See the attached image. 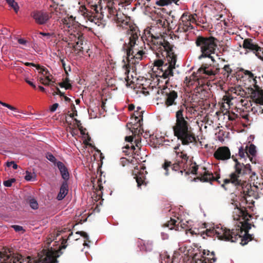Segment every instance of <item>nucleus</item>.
I'll return each mask as SVG.
<instances>
[{
  "label": "nucleus",
  "instance_id": "nucleus-19",
  "mask_svg": "<svg viewBox=\"0 0 263 263\" xmlns=\"http://www.w3.org/2000/svg\"><path fill=\"white\" fill-rule=\"evenodd\" d=\"M198 178H199L200 181L203 182L216 181L219 184L220 183V181L219 180V179L220 178L219 174H217L216 176L215 177L213 173H210L208 171H205L204 174Z\"/></svg>",
  "mask_w": 263,
  "mask_h": 263
},
{
  "label": "nucleus",
  "instance_id": "nucleus-47",
  "mask_svg": "<svg viewBox=\"0 0 263 263\" xmlns=\"http://www.w3.org/2000/svg\"><path fill=\"white\" fill-rule=\"evenodd\" d=\"M0 104H1L3 106L7 107L8 108L10 109L11 110H13V111L17 110V109L16 108L10 105V104H7V103L0 101Z\"/></svg>",
  "mask_w": 263,
  "mask_h": 263
},
{
  "label": "nucleus",
  "instance_id": "nucleus-12",
  "mask_svg": "<svg viewBox=\"0 0 263 263\" xmlns=\"http://www.w3.org/2000/svg\"><path fill=\"white\" fill-rule=\"evenodd\" d=\"M162 167L165 171V174L168 175V168L171 167L172 170L174 171H180L181 175L183 173L186 171L187 168V166H185V164H182V161H180V160L176 159V161L172 164V162L167 160H164V162L162 165Z\"/></svg>",
  "mask_w": 263,
  "mask_h": 263
},
{
  "label": "nucleus",
  "instance_id": "nucleus-55",
  "mask_svg": "<svg viewBox=\"0 0 263 263\" xmlns=\"http://www.w3.org/2000/svg\"><path fill=\"white\" fill-rule=\"evenodd\" d=\"M223 100L226 101V102L228 104H230V102L232 100V98L230 97V96L226 95L223 97Z\"/></svg>",
  "mask_w": 263,
  "mask_h": 263
},
{
  "label": "nucleus",
  "instance_id": "nucleus-28",
  "mask_svg": "<svg viewBox=\"0 0 263 263\" xmlns=\"http://www.w3.org/2000/svg\"><path fill=\"white\" fill-rule=\"evenodd\" d=\"M235 230H238V236H239V237H238L237 239L236 240V241L239 239V238H240L241 239V242H240V244L242 245V246H245L246 245H247L248 243V242L249 241H251L252 240V236L248 234V232H246V234L245 235H244L243 237H241V235H240V233H242V230L241 228H238V229H236Z\"/></svg>",
  "mask_w": 263,
  "mask_h": 263
},
{
  "label": "nucleus",
  "instance_id": "nucleus-36",
  "mask_svg": "<svg viewBox=\"0 0 263 263\" xmlns=\"http://www.w3.org/2000/svg\"><path fill=\"white\" fill-rule=\"evenodd\" d=\"M143 111L136 110L134 114L135 116V121L137 122L136 123L140 124L141 121L143 120Z\"/></svg>",
  "mask_w": 263,
  "mask_h": 263
},
{
  "label": "nucleus",
  "instance_id": "nucleus-56",
  "mask_svg": "<svg viewBox=\"0 0 263 263\" xmlns=\"http://www.w3.org/2000/svg\"><path fill=\"white\" fill-rule=\"evenodd\" d=\"M58 106H59V104L58 103H54V104H53L50 107V111L51 112H53V111H55V110L58 107Z\"/></svg>",
  "mask_w": 263,
  "mask_h": 263
},
{
  "label": "nucleus",
  "instance_id": "nucleus-18",
  "mask_svg": "<svg viewBox=\"0 0 263 263\" xmlns=\"http://www.w3.org/2000/svg\"><path fill=\"white\" fill-rule=\"evenodd\" d=\"M250 97L253 101L260 105H263V89L261 87H257V89H252L250 92Z\"/></svg>",
  "mask_w": 263,
  "mask_h": 263
},
{
  "label": "nucleus",
  "instance_id": "nucleus-11",
  "mask_svg": "<svg viewBox=\"0 0 263 263\" xmlns=\"http://www.w3.org/2000/svg\"><path fill=\"white\" fill-rule=\"evenodd\" d=\"M144 54L145 52L141 50L139 51H137L130 59H125L122 60L123 64L122 65V68L124 70L125 74L127 76V78H128V74L130 71V69L134 68L133 65L138 64L139 61L142 59Z\"/></svg>",
  "mask_w": 263,
  "mask_h": 263
},
{
  "label": "nucleus",
  "instance_id": "nucleus-1",
  "mask_svg": "<svg viewBox=\"0 0 263 263\" xmlns=\"http://www.w3.org/2000/svg\"><path fill=\"white\" fill-rule=\"evenodd\" d=\"M148 33L153 44V48L156 51V56L158 58L155 61L154 65L159 68L161 67L159 77L167 79L173 76V69L175 68L177 61V55L173 49V45L161 34L154 35L151 32Z\"/></svg>",
  "mask_w": 263,
  "mask_h": 263
},
{
  "label": "nucleus",
  "instance_id": "nucleus-20",
  "mask_svg": "<svg viewBox=\"0 0 263 263\" xmlns=\"http://www.w3.org/2000/svg\"><path fill=\"white\" fill-rule=\"evenodd\" d=\"M180 146V145L178 144L174 147L177 156L176 159L180 160V161H182V164H185V166H187L189 157L183 151H178L179 150Z\"/></svg>",
  "mask_w": 263,
  "mask_h": 263
},
{
  "label": "nucleus",
  "instance_id": "nucleus-33",
  "mask_svg": "<svg viewBox=\"0 0 263 263\" xmlns=\"http://www.w3.org/2000/svg\"><path fill=\"white\" fill-rule=\"evenodd\" d=\"M232 91L236 94L237 96H240L241 97H245V96L247 95V92L246 91L243 90L242 88L240 86L235 87V88H233Z\"/></svg>",
  "mask_w": 263,
  "mask_h": 263
},
{
  "label": "nucleus",
  "instance_id": "nucleus-2",
  "mask_svg": "<svg viewBox=\"0 0 263 263\" xmlns=\"http://www.w3.org/2000/svg\"><path fill=\"white\" fill-rule=\"evenodd\" d=\"M66 242L67 239L62 237L60 250H53L52 248L48 250H43L38 254L39 258L33 260L30 256L24 258L22 255L18 253L7 255L0 252V263H58L57 258L59 256L58 254L59 251L66 248Z\"/></svg>",
  "mask_w": 263,
  "mask_h": 263
},
{
  "label": "nucleus",
  "instance_id": "nucleus-45",
  "mask_svg": "<svg viewBox=\"0 0 263 263\" xmlns=\"http://www.w3.org/2000/svg\"><path fill=\"white\" fill-rule=\"evenodd\" d=\"M239 156L241 158L245 157V155H247V151L246 148H244L243 146H241L239 148Z\"/></svg>",
  "mask_w": 263,
  "mask_h": 263
},
{
  "label": "nucleus",
  "instance_id": "nucleus-52",
  "mask_svg": "<svg viewBox=\"0 0 263 263\" xmlns=\"http://www.w3.org/2000/svg\"><path fill=\"white\" fill-rule=\"evenodd\" d=\"M7 166L8 167H10V166H12L14 170L17 169L18 167V165L16 163H15L14 161L7 162Z\"/></svg>",
  "mask_w": 263,
  "mask_h": 263
},
{
  "label": "nucleus",
  "instance_id": "nucleus-46",
  "mask_svg": "<svg viewBox=\"0 0 263 263\" xmlns=\"http://www.w3.org/2000/svg\"><path fill=\"white\" fill-rule=\"evenodd\" d=\"M15 181V179L14 178L7 180L4 181V185L7 187H10L12 185V183Z\"/></svg>",
  "mask_w": 263,
  "mask_h": 263
},
{
  "label": "nucleus",
  "instance_id": "nucleus-6",
  "mask_svg": "<svg viewBox=\"0 0 263 263\" xmlns=\"http://www.w3.org/2000/svg\"><path fill=\"white\" fill-rule=\"evenodd\" d=\"M169 83V79L165 81V86L157 91L156 100L160 103H164V106L167 108L172 107H177L179 109L181 103L185 101L182 100L180 103L178 102V93L175 90L168 88L167 85Z\"/></svg>",
  "mask_w": 263,
  "mask_h": 263
},
{
  "label": "nucleus",
  "instance_id": "nucleus-8",
  "mask_svg": "<svg viewBox=\"0 0 263 263\" xmlns=\"http://www.w3.org/2000/svg\"><path fill=\"white\" fill-rule=\"evenodd\" d=\"M238 231V230H230L226 228L217 227L206 229L205 233L208 236L216 235L220 240L235 242L238 237H239Z\"/></svg>",
  "mask_w": 263,
  "mask_h": 263
},
{
  "label": "nucleus",
  "instance_id": "nucleus-44",
  "mask_svg": "<svg viewBox=\"0 0 263 263\" xmlns=\"http://www.w3.org/2000/svg\"><path fill=\"white\" fill-rule=\"evenodd\" d=\"M59 85L62 88H65L66 89H71L72 88L71 84H66L64 81L59 83Z\"/></svg>",
  "mask_w": 263,
  "mask_h": 263
},
{
  "label": "nucleus",
  "instance_id": "nucleus-32",
  "mask_svg": "<svg viewBox=\"0 0 263 263\" xmlns=\"http://www.w3.org/2000/svg\"><path fill=\"white\" fill-rule=\"evenodd\" d=\"M240 71L243 72L245 76H248V79L252 81L254 78H258L260 80V77L258 76L256 73H253L252 71L241 69Z\"/></svg>",
  "mask_w": 263,
  "mask_h": 263
},
{
  "label": "nucleus",
  "instance_id": "nucleus-41",
  "mask_svg": "<svg viewBox=\"0 0 263 263\" xmlns=\"http://www.w3.org/2000/svg\"><path fill=\"white\" fill-rule=\"evenodd\" d=\"M46 157L49 161L57 165V162H58L57 159L51 153H47Z\"/></svg>",
  "mask_w": 263,
  "mask_h": 263
},
{
  "label": "nucleus",
  "instance_id": "nucleus-31",
  "mask_svg": "<svg viewBox=\"0 0 263 263\" xmlns=\"http://www.w3.org/2000/svg\"><path fill=\"white\" fill-rule=\"evenodd\" d=\"M249 82L251 83V85L250 87L248 88V89L250 91V92H251L252 89L253 90H255L257 89V87L262 88V86H260L259 85V82H261V80H259L258 78H254L252 81L250 80Z\"/></svg>",
  "mask_w": 263,
  "mask_h": 263
},
{
  "label": "nucleus",
  "instance_id": "nucleus-59",
  "mask_svg": "<svg viewBox=\"0 0 263 263\" xmlns=\"http://www.w3.org/2000/svg\"><path fill=\"white\" fill-rule=\"evenodd\" d=\"M74 121L76 122L77 127L79 128H81V127H82L81 121L80 120H78L76 118L74 119Z\"/></svg>",
  "mask_w": 263,
  "mask_h": 263
},
{
  "label": "nucleus",
  "instance_id": "nucleus-48",
  "mask_svg": "<svg viewBox=\"0 0 263 263\" xmlns=\"http://www.w3.org/2000/svg\"><path fill=\"white\" fill-rule=\"evenodd\" d=\"M55 89L58 90V92H55L53 88H51V90L53 91L52 95L55 96L56 95H60L61 97H64V93L61 91L60 89L58 87H55Z\"/></svg>",
  "mask_w": 263,
  "mask_h": 263
},
{
  "label": "nucleus",
  "instance_id": "nucleus-61",
  "mask_svg": "<svg viewBox=\"0 0 263 263\" xmlns=\"http://www.w3.org/2000/svg\"><path fill=\"white\" fill-rule=\"evenodd\" d=\"M26 83H27L29 85H30L31 86H32L34 89H35L36 88V86L35 85V84L32 83V82H31L29 80H26Z\"/></svg>",
  "mask_w": 263,
  "mask_h": 263
},
{
  "label": "nucleus",
  "instance_id": "nucleus-57",
  "mask_svg": "<svg viewBox=\"0 0 263 263\" xmlns=\"http://www.w3.org/2000/svg\"><path fill=\"white\" fill-rule=\"evenodd\" d=\"M12 227L14 228V230L16 232H18L23 230V227L20 226L14 225Z\"/></svg>",
  "mask_w": 263,
  "mask_h": 263
},
{
  "label": "nucleus",
  "instance_id": "nucleus-30",
  "mask_svg": "<svg viewBox=\"0 0 263 263\" xmlns=\"http://www.w3.org/2000/svg\"><path fill=\"white\" fill-rule=\"evenodd\" d=\"M187 169H188V171L186 170L184 171L186 176L189 175L190 174H197V172L198 169V165H197L195 162L191 163L189 167H187Z\"/></svg>",
  "mask_w": 263,
  "mask_h": 263
},
{
  "label": "nucleus",
  "instance_id": "nucleus-64",
  "mask_svg": "<svg viewBox=\"0 0 263 263\" xmlns=\"http://www.w3.org/2000/svg\"><path fill=\"white\" fill-rule=\"evenodd\" d=\"M125 140L129 142H132L133 140V138L132 136H127L125 137Z\"/></svg>",
  "mask_w": 263,
  "mask_h": 263
},
{
  "label": "nucleus",
  "instance_id": "nucleus-54",
  "mask_svg": "<svg viewBox=\"0 0 263 263\" xmlns=\"http://www.w3.org/2000/svg\"><path fill=\"white\" fill-rule=\"evenodd\" d=\"M131 144L132 145H129V144H127L124 148H126V149H130L131 151H132V152H134V150L135 149V147L132 143H131Z\"/></svg>",
  "mask_w": 263,
  "mask_h": 263
},
{
  "label": "nucleus",
  "instance_id": "nucleus-9",
  "mask_svg": "<svg viewBox=\"0 0 263 263\" xmlns=\"http://www.w3.org/2000/svg\"><path fill=\"white\" fill-rule=\"evenodd\" d=\"M129 34L130 36L129 37V42L127 44H125L123 46V48L126 52V59H128L132 58L131 57L135 54L137 51L140 50L138 48H136V46H138V45L136 44V41L139 37L136 29H131Z\"/></svg>",
  "mask_w": 263,
  "mask_h": 263
},
{
  "label": "nucleus",
  "instance_id": "nucleus-24",
  "mask_svg": "<svg viewBox=\"0 0 263 263\" xmlns=\"http://www.w3.org/2000/svg\"><path fill=\"white\" fill-rule=\"evenodd\" d=\"M237 212H238L239 214L237 216V217H234V219L235 220H239L240 217H242V219L245 221L249 220V218H251L252 215L249 214L246 210L245 207H242L239 208L237 206V205H236Z\"/></svg>",
  "mask_w": 263,
  "mask_h": 263
},
{
  "label": "nucleus",
  "instance_id": "nucleus-42",
  "mask_svg": "<svg viewBox=\"0 0 263 263\" xmlns=\"http://www.w3.org/2000/svg\"><path fill=\"white\" fill-rule=\"evenodd\" d=\"M133 126H132L130 128V130L133 134H134L135 135L137 134H139L140 133V129H139L138 127L141 126V124H139V125H138L137 124H134V125H133Z\"/></svg>",
  "mask_w": 263,
  "mask_h": 263
},
{
  "label": "nucleus",
  "instance_id": "nucleus-58",
  "mask_svg": "<svg viewBox=\"0 0 263 263\" xmlns=\"http://www.w3.org/2000/svg\"><path fill=\"white\" fill-rule=\"evenodd\" d=\"M39 34L44 36H46L47 38H50L52 35V34L50 33H45L43 32H40Z\"/></svg>",
  "mask_w": 263,
  "mask_h": 263
},
{
  "label": "nucleus",
  "instance_id": "nucleus-60",
  "mask_svg": "<svg viewBox=\"0 0 263 263\" xmlns=\"http://www.w3.org/2000/svg\"><path fill=\"white\" fill-rule=\"evenodd\" d=\"M197 15L196 14H194V15H189L190 18H191V23H194L196 22V18L195 17V16H196Z\"/></svg>",
  "mask_w": 263,
  "mask_h": 263
},
{
  "label": "nucleus",
  "instance_id": "nucleus-49",
  "mask_svg": "<svg viewBox=\"0 0 263 263\" xmlns=\"http://www.w3.org/2000/svg\"><path fill=\"white\" fill-rule=\"evenodd\" d=\"M33 178V174L31 173H30L28 171L26 172V176H25V179L27 181H31L32 180Z\"/></svg>",
  "mask_w": 263,
  "mask_h": 263
},
{
  "label": "nucleus",
  "instance_id": "nucleus-3",
  "mask_svg": "<svg viewBox=\"0 0 263 263\" xmlns=\"http://www.w3.org/2000/svg\"><path fill=\"white\" fill-rule=\"evenodd\" d=\"M183 106L185 107L184 102H182L176 112V121L172 127L174 136L181 142L183 145H188L191 143H196L195 134L193 132L189 118L183 116Z\"/></svg>",
  "mask_w": 263,
  "mask_h": 263
},
{
  "label": "nucleus",
  "instance_id": "nucleus-25",
  "mask_svg": "<svg viewBox=\"0 0 263 263\" xmlns=\"http://www.w3.org/2000/svg\"><path fill=\"white\" fill-rule=\"evenodd\" d=\"M68 191V185L67 181H63L60 189V192L57 196V199L58 200H62L67 194Z\"/></svg>",
  "mask_w": 263,
  "mask_h": 263
},
{
  "label": "nucleus",
  "instance_id": "nucleus-16",
  "mask_svg": "<svg viewBox=\"0 0 263 263\" xmlns=\"http://www.w3.org/2000/svg\"><path fill=\"white\" fill-rule=\"evenodd\" d=\"M214 157L219 160H226L230 158L231 152L229 147L221 146L218 147L214 153Z\"/></svg>",
  "mask_w": 263,
  "mask_h": 263
},
{
  "label": "nucleus",
  "instance_id": "nucleus-43",
  "mask_svg": "<svg viewBox=\"0 0 263 263\" xmlns=\"http://www.w3.org/2000/svg\"><path fill=\"white\" fill-rule=\"evenodd\" d=\"M36 68L37 70H40V71L39 72L42 73L43 75H44L45 72H46V73H48V69L46 68H45V67H44V66H41L40 65L37 64L36 67Z\"/></svg>",
  "mask_w": 263,
  "mask_h": 263
},
{
  "label": "nucleus",
  "instance_id": "nucleus-38",
  "mask_svg": "<svg viewBox=\"0 0 263 263\" xmlns=\"http://www.w3.org/2000/svg\"><path fill=\"white\" fill-rule=\"evenodd\" d=\"M7 3L11 7L16 13H17L19 10V6L17 3L14 0H6Z\"/></svg>",
  "mask_w": 263,
  "mask_h": 263
},
{
  "label": "nucleus",
  "instance_id": "nucleus-17",
  "mask_svg": "<svg viewBox=\"0 0 263 263\" xmlns=\"http://www.w3.org/2000/svg\"><path fill=\"white\" fill-rule=\"evenodd\" d=\"M145 169V167L143 166L141 168V170L144 171ZM147 173L146 171H145V173L143 171H138L135 173H133V175L134 176V178L136 179V182L137 183V186L138 187H141L142 185L146 186L147 184V182L146 181L145 174Z\"/></svg>",
  "mask_w": 263,
  "mask_h": 263
},
{
  "label": "nucleus",
  "instance_id": "nucleus-50",
  "mask_svg": "<svg viewBox=\"0 0 263 263\" xmlns=\"http://www.w3.org/2000/svg\"><path fill=\"white\" fill-rule=\"evenodd\" d=\"M71 107H72V110L73 111V112L69 114V116L70 118H73L74 116H77L78 115H77V111L76 109V107H75L74 104H72V105L71 106Z\"/></svg>",
  "mask_w": 263,
  "mask_h": 263
},
{
  "label": "nucleus",
  "instance_id": "nucleus-13",
  "mask_svg": "<svg viewBox=\"0 0 263 263\" xmlns=\"http://www.w3.org/2000/svg\"><path fill=\"white\" fill-rule=\"evenodd\" d=\"M197 256L198 255L196 254L193 257L195 263H213L217 260L215 252L208 250H203L200 258H198Z\"/></svg>",
  "mask_w": 263,
  "mask_h": 263
},
{
  "label": "nucleus",
  "instance_id": "nucleus-63",
  "mask_svg": "<svg viewBox=\"0 0 263 263\" xmlns=\"http://www.w3.org/2000/svg\"><path fill=\"white\" fill-rule=\"evenodd\" d=\"M50 82L55 83V82L52 80H51V81H48L46 80L45 82H43V84L45 86H49L50 84Z\"/></svg>",
  "mask_w": 263,
  "mask_h": 263
},
{
  "label": "nucleus",
  "instance_id": "nucleus-34",
  "mask_svg": "<svg viewBox=\"0 0 263 263\" xmlns=\"http://www.w3.org/2000/svg\"><path fill=\"white\" fill-rule=\"evenodd\" d=\"M233 72V70L232 68L230 67V65H225L222 68V73L224 75L225 77L228 78L229 76H230Z\"/></svg>",
  "mask_w": 263,
  "mask_h": 263
},
{
  "label": "nucleus",
  "instance_id": "nucleus-53",
  "mask_svg": "<svg viewBox=\"0 0 263 263\" xmlns=\"http://www.w3.org/2000/svg\"><path fill=\"white\" fill-rule=\"evenodd\" d=\"M76 234H80L81 236L85 238L86 239H88V235L87 234L83 231H78Z\"/></svg>",
  "mask_w": 263,
  "mask_h": 263
},
{
  "label": "nucleus",
  "instance_id": "nucleus-21",
  "mask_svg": "<svg viewBox=\"0 0 263 263\" xmlns=\"http://www.w3.org/2000/svg\"><path fill=\"white\" fill-rule=\"evenodd\" d=\"M57 166L60 172L62 178L64 180V181H67L69 178V173L67 168L64 164L61 161H58L57 162Z\"/></svg>",
  "mask_w": 263,
  "mask_h": 263
},
{
  "label": "nucleus",
  "instance_id": "nucleus-62",
  "mask_svg": "<svg viewBox=\"0 0 263 263\" xmlns=\"http://www.w3.org/2000/svg\"><path fill=\"white\" fill-rule=\"evenodd\" d=\"M18 42L20 44L25 45L27 43V41L23 39H19L18 40Z\"/></svg>",
  "mask_w": 263,
  "mask_h": 263
},
{
  "label": "nucleus",
  "instance_id": "nucleus-39",
  "mask_svg": "<svg viewBox=\"0 0 263 263\" xmlns=\"http://www.w3.org/2000/svg\"><path fill=\"white\" fill-rule=\"evenodd\" d=\"M28 203L30 207L33 210H36L39 208V204L36 199L34 198H30L28 199Z\"/></svg>",
  "mask_w": 263,
  "mask_h": 263
},
{
  "label": "nucleus",
  "instance_id": "nucleus-5",
  "mask_svg": "<svg viewBox=\"0 0 263 263\" xmlns=\"http://www.w3.org/2000/svg\"><path fill=\"white\" fill-rule=\"evenodd\" d=\"M218 40L212 36H204L199 35L196 37L195 43L197 47L200 49L201 54L198 59L208 58L214 61L213 57L211 55L214 54L217 48Z\"/></svg>",
  "mask_w": 263,
  "mask_h": 263
},
{
  "label": "nucleus",
  "instance_id": "nucleus-51",
  "mask_svg": "<svg viewBox=\"0 0 263 263\" xmlns=\"http://www.w3.org/2000/svg\"><path fill=\"white\" fill-rule=\"evenodd\" d=\"M44 77H45V80L48 81H51L52 79V75L50 73L49 71H48V73H46L45 72V73L43 75Z\"/></svg>",
  "mask_w": 263,
  "mask_h": 263
},
{
  "label": "nucleus",
  "instance_id": "nucleus-7",
  "mask_svg": "<svg viewBox=\"0 0 263 263\" xmlns=\"http://www.w3.org/2000/svg\"><path fill=\"white\" fill-rule=\"evenodd\" d=\"M232 158L235 162L234 165L235 171L230 175L229 179H225L223 180V183L221 184L223 187H225L226 184L232 183L235 185H241V181L239 179L240 177L245 175L249 174L251 172V166L250 164H247L245 165L242 163H240L237 159L232 156Z\"/></svg>",
  "mask_w": 263,
  "mask_h": 263
},
{
  "label": "nucleus",
  "instance_id": "nucleus-10",
  "mask_svg": "<svg viewBox=\"0 0 263 263\" xmlns=\"http://www.w3.org/2000/svg\"><path fill=\"white\" fill-rule=\"evenodd\" d=\"M242 47L246 52L253 53L258 59L263 60V47L259 46L254 40L247 38L243 40Z\"/></svg>",
  "mask_w": 263,
  "mask_h": 263
},
{
  "label": "nucleus",
  "instance_id": "nucleus-35",
  "mask_svg": "<svg viewBox=\"0 0 263 263\" xmlns=\"http://www.w3.org/2000/svg\"><path fill=\"white\" fill-rule=\"evenodd\" d=\"M246 149L247 151V156H249V155H250L252 156H254L256 155V147L254 144H251L249 146H246Z\"/></svg>",
  "mask_w": 263,
  "mask_h": 263
},
{
  "label": "nucleus",
  "instance_id": "nucleus-26",
  "mask_svg": "<svg viewBox=\"0 0 263 263\" xmlns=\"http://www.w3.org/2000/svg\"><path fill=\"white\" fill-rule=\"evenodd\" d=\"M167 226L171 230L175 229L176 231H179L180 227L183 228L182 227L181 221H180L178 218H177V220L171 218V220L167 222Z\"/></svg>",
  "mask_w": 263,
  "mask_h": 263
},
{
  "label": "nucleus",
  "instance_id": "nucleus-22",
  "mask_svg": "<svg viewBox=\"0 0 263 263\" xmlns=\"http://www.w3.org/2000/svg\"><path fill=\"white\" fill-rule=\"evenodd\" d=\"M243 192L246 197H243V199L241 200V202L245 203H248L249 202L250 204L251 203L253 204L254 201L251 200L250 202V200L248 199L249 197L254 195V191L252 190V187L251 185L244 189Z\"/></svg>",
  "mask_w": 263,
  "mask_h": 263
},
{
  "label": "nucleus",
  "instance_id": "nucleus-40",
  "mask_svg": "<svg viewBox=\"0 0 263 263\" xmlns=\"http://www.w3.org/2000/svg\"><path fill=\"white\" fill-rule=\"evenodd\" d=\"M186 26H184L183 24H181L179 22L178 25V27L177 30H176V32H186L189 30H190L189 28H186Z\"/></svg>",
  "mask_w": 263,
  "mask_h": 263
},
{
  "label": "nucleus",
  "instance_id": "nucleus-15",
  "mask_svg": "<svg viewBox=\"0 0 263 263\" xmlns=\"http://www.w3.org/2000/svg\"><path fill=\"white\" fill-rule=\"evenodd\" d=\"M31 16L39 25L46 24L51 17L48 13L39 10L31 12Z\"/></svg>",
  "mask_w": 263,
  "mask_h": 263
},
{
  "label": "nucleus",
  "instance_id": "nucleus-4",
  "mask_svg": "<svg viewBox=\"0 0 263 263\" xmlns=\"http://www.w3.org/2000/svg\"><path fill=\"white\" fill-rule=\"evenodd\" d=\"M62 22L64 25L70 29L69 34L68 36L62 35L59 37V39L67 43L70 47H72L75 51H82L84 42V36L82 31L86 27L76 21L75 17L72 15L64 17L62 19Z\"/></svg>",
  "mask_w": 263,
  "mask_h": 263
},
{
  "label": "nucleus",
  "instance_id": "nucleus-27",
  "mask_svg": "<svg viewBox=\"0 0 263 263\" xmlns=\"http://www.w3.org/2000/svg\"><path fill=\"white\" fill-rule=\"evenodd\" d=\"M91 182L93 185V187L96 190L97 192V194L99 196H101L102 192V190L103 189V186L102 185V181L101 179H99L96 182V179L95 178H91Z\"/></svg>",
  "mask_w": 263,
  "mask_h": 263
},
{
  "label": "nucleus",
  "instance_id": "nucleus-14",
  "mask_svg": "<svg viewBox=\"0 0 263 263\" xmlns=\"http://www.w3.org/2000/svg\"><path fill=\"white\" fill-rule=\"evenodd\" d=\"M185 82L187 86H196V92H199L203 90V87L205 85V83L203 79H199L198 76L195 73H193L189 78L186 77Z\"/></svg>",
  "mask_w": 263,
  "mask_h": 263
},
{
  "label": "nucleus",
  "instance_id": "nucleus-23",
  "mask_svg": "<svg viewBox=\"0 0 263 263\" xmlns=\"http://www.w3.org/2000/svg\"><path fill=\"white\" fill-rule=\"evenodd\" d=\"M219 72V68H216L215 70H212L211 69H209V67H207L205 66H202V67L198 69V70H197V74H198L199 75L200 74H205L206 75L212 76L216 75Z\"/></svg>",
  "mask_w": 263,
  "mask_h": 263
},
{
  "label": "nucleus",
  "instance_id": "nucleus-29",
  "mask_svg": "<svg viewBox=\"0 0 263 263\" xmlns=\"http://www.w3.org/2000/svg\"><path fill=\"white\" fill-rule=\"evenodd\" d=\"M179 23L184 25V26L186 27V28L192 29L193 28L191 25V18H190L189 15L185 13L182 14L179 20Z\"/></svg>",
  "mask_w": 263,
  "mask_h": 263
},
{
  "label": "nucleus",
  "instance_id": "nucleus-37",
  "mask_svg": "<svg viewBox=\"0 0 263 263\" xmlns=\"http://www.w3.org/2000/svg\"><path fill=\"white\" fill-rule=\"evenodd\" d=\"M179 0H159L156 2V4L158 5L163 6L165 5H168L172 3H174L176 5H179L177 4V2Z\"/></svg>",
  "mask_w": 263,
  "mask_h": 263
}]
</instances>
